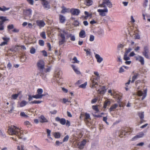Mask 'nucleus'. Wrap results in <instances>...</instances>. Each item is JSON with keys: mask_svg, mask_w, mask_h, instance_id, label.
<instances>
[{"mask_svg": "<svg viewBox=\"0 0 150 150\" xmlns=\"http://www.w3.org/2000/svg\"><path fill=\"white\" fill-rule=\"evenodd\" d=\"M32 11L30 9H28L24 10L23 13L26 16H28L30 17L32 15Z\"/></svg>", "mask_w": 150, "mask_h": 150, "instance_id": "nucleus-17", "label": "nucleus"}, {"mask_svg": "<svg viewBox=\"0 0 150 150\" xmlns=\"http://www.w3.org/2000/svg\"><path fill=\"white\" fill-rule=\"evenodd\" d=\"M140 138L139 137L138 134L132 138V141H134Z\"/></svg>", "mask_w": 150, "mask_h": 150, "instance_id": "nucleus-42", "label": "nucleus"}, {"mask_svg": "<svg viewBox=\"0 0 150 150\" xmlns=\"http://www.w3.org/2000/svg\"><path fill=\"white\" fill-rule=\"evenodd\" d=\"M97 11L99 13L100 16H104L106 15L107 13L108 12V10L107 7H105L103 9H98Z\"/></svg>", "mask_w": 150, "mask_h": 150, "instance_id": "nucleus-9", "label": "nucleus"}, {"mask_svg": "<svg viewBox=\"0 0 150 150\" xmlns=\"http://www.w3.org/2000/svg\"><path fill=\"white\" fill-rule=\"evenodd\" d=\"M130 36H132L133 38L135 39H139L140 38V36L139 34L137 33L134 32L132 35L130 34Z\"/></svg>", "mask_w": 150, "mask_h": 150, "instance_id": "nucleus-24", "label": "nucleus"}, {"mask_svg": "<svg viewBox=\"0 0 150 150\" xmlns=\"http://www.w3.org/2000/svg\"><path fill=\"white\" fill-rule=\"evenodd\" d=\"M110 102L108 100H106L104 102L103 105V108H106L107 106L110 105Z\"/></svg>", "mask_w": 150, "mask_h": 150, "instance_id": "nucleus-30", "label": "nucleus"}, {"mask_svg": "<svg viewBox=\"0 0 150 150\" xmlns=\"http://www.w3.org/2000/svg\"><path fill=\"white\" fill-rule=\"evenodd\" d=\"M10 9V8H6L5 6H3L2 8L0 7V10L3 11H5Z\"/></svg>", "mask_w": 150, "mask_h": 150, "instance_id": "nucleus-40", "label": "nucleus"}, {"mask_svg": "<svg viewBox=\"0 0 150 150\" xmlns=\"http://www.w3.org/2000/svg\"><path fill=\"white\" fill-rule=\"evenodd\" d=\"M87 84V82H85L83 84L80 85L79 87L82 88H85Z\"/></svg>", "mask_w": 150, "mask_h": 150, "instance_id": "nucleus-47", "label": "nucleus"}, {"mask_svg": "<svg viewBox=\"0 0 150 150\" xmlns=\"http://www.w3.org/2000/svg\"><path fill=\"white\" fill-rule=\"evenodd\" d=\"M87 5L90 6L92 4V1L91 0H86Z\"/></svg>", "mask_w": 150, "mask_h": 150, "instance_id": "nucleus-50", "label": "nucleus"}, {"mask_svg": "<svg viewBox=\"0 0 150 150\" xmlns=\"http://www.w3.org/2000/svg\"><path fill=\"white\" fill-rule=\"evenodd\" d=\"M106 6L109 8H111L112 7V3L109 0H103L102 3L99 4V6L100 7H107Z\"/></svg>", "mask_w": 150, "mask_h": 150, "instance_id": "nucleus-5", "label": "nucleus"}, {"mask_svg": "<svg viewBox=\"0 0 150 150\" xmlns=\"http://www.w3.org/2000/svg\"><path fill=\"white\" fill-rule=\"evenodd\" d=\"M5 18L3 16L0 17V23L1 22H4L5 21Z\"/></svg>", "mask_w": 150, "mask_h": 150, "instance_id": "nucleus-59", "label": "nucleus"}, {"mask_svg": "<svg viewBox=\"0 0 150 150\" xmlns=\"http://www.w3.org/2000/svg\"><path fill=\"white\" fill-rule=\"evenodd\" d=\"M71 67L73 69L74 71L77 74L80 75L81 74V72L79 70V69L77 67L75 66L74 65H71Z\"/></svg>", "mask_w": 150, "mask_h": 150, "instance_id": "nucleus-19", "label": "nucleus"}, {"mask_svg": "<svg viewBox=\"0 0 150 150\" xmlns=\"http://www.w3.org/2000/svg\"><path fill=\"white\" fill-rule=\"evenodd\" d=\"M149 52L148 47L147 46L145 47L144 48V51L143 52V55L147 59H149Z\"/></svg>", "mask_w": 150, "mask_h": 150, "instance_id": "nucleus-16", "label": "nucleus"}, {"mask_svg": "<svg viewBox=\"0 0 150 150\" xmlns=\"http://www.w3.org/2000/svg\"><path fill=\"white\" fill-rule=\"evenodd\" d=\"M108 93L110 94L111 96H113L114 98H118L119 99H120V97H119V95L117 93L114 91H112L111 89L109 90L108 91Z\"/></svg>", "mask_w": 150, "mask_h": 150, "instance_id": "nucleus-13", "label": "nucleus"}, {"mask_svg": "<svg viewBox=\"0 0 150 150\" xmlns=\"http://www.w3.org/2000/svg\"><path fill=\"white\" fill-rule=\"evenodd\" d=\"M42 4L44 8L47 10L49 9L50 8L49 2L46 1L42 2Z\"/></svg>", "mask_w": 150, "mask_h": 150, "instance_id": "nucleus-21", "label": "nucleus"}, {"mask_svg": "<svg viewBox=\"0 0 150 150\" xmlns=\"http://www.w3.org/2000/svg\"><path fill=\"white\" fill-rule=\"evenodd\" d=\"M99 88L98 89L97 88L96 89V90L98 91V93L103 94H104L106 92L105 87L104 86H100Z\"/></svg>", "mask_w": 150, "mask_h": 150, "instance_id": "nucleus-12", "label": "nucleus"}, {"mask_svg": "<svg viewBox=\"0 0 150 150\" xmlns=\"http://www.w3.org/2000/svg\"><path fill=\"white\" fill-rule=\"evenodd\" d=\"M139 75V74L138 73H135L134 74L132 78V80L131 81L132 83H133L134 82L135 79L137 78Z\"/></svg>", "mask_w": 150, "mask_h": 150, "instance_id": "nucleus-31", "label": "nucleus"}, {"mask_svg": "<svg viewBox=\"0 0 150 150\" xmlns=\"http://www.w3.org/2000/svg\"><path fill=\"white\" fill-rule=\"evenodd\" d=\"M19 95V93L13 94L11 96V98L12 99L16 100L17 99Z\"/></svg>", "mask_w": 150, "mask_h": 150, "instance_id": "nucleus-33", "label": "nucleus"}, {"mask_svg": "<svg viewBox=\"0 0 150 150\" xmlns=\"http://www.w3.org/2000/svg\"><path fill=\"white\" fill-rule=\"evenodd\" d=\"M94 36L92 35H90L89 37V40L90 41H93L94 40Z\"/></svg>", "mask_w": 150, "mask_h": 150, "instance_id": "nucleus-53", "label": "nucleus"}, {"mask_svg": "<svg viewBox=\"0 0 150 150\" xmlns=\"http://www.w3.org/2000/svg\"><path fill=\"white\" fill-rule=\"evenodd\" d=\"M55 28L58 30L59 44L60 45H62L66 41L65 35H66L67 33L64 29H60L59 28L56 27Z\"/></svg>", "mask_w": 150, "mask_h": 150, "instance_id": "nucleus-2", "label": "nucleus"}, {"mask_svg": "<svg viewBox=\"0 0 150 150\" xmlns=\"http://www.w3.org/2000/svg\"><path fill=\"white\" fill-rule=\"evenodd\" d=\"M67 38H70V39L72 41H74L76 40L75 36L72 34H69L68 35Z\"/></svg>", "mask_w": 150, "mask_h": 150, "instance_id": "nucleus-28", "label": "nucleus"}, {"mask_svg": "<svg viewBox=\"0 0 150 150\" xmlns=\"http://www.w3.org/2000/svg\"><path fill=\"white\" fill-rule=\"evenodd\" d=\"M38 43L41 46H43L44 45V42L43 40H39Z\"/></svg>", "mask_w": 150, "mask_h": 150, "instance_id": "nucleus-46", "label": "nucleus"}, {"mask_svg": "<svg viewBox=\"0 0 150 150\" xmlns=\"http://www.w3.org/2000/svg\"><path fill=\"white\" fill-rule=\"evenodd\" d=\"M42 102L41 101H37V100H35L33 101H32L30 102L31 103H35V104H39L41 103Z\"/></svg>", "mask_w": 150, "mask_h": 150, "instance_id": "nucleus-57", "label": "nucleus"}, {"mask_svg": "<svg viewBox=\"0 0 150 150\" xmlns=\"http://www.w3.org/2000/svg\"><path fill=\"white\" fill-rule=\"evenodd\" d=\"M37 93L38 94L35 95H34L33 96V98L35 99H40L42 98L43 96L45 95L44 94H42L43 93V90L41 88H39L37 90Z\"/></svg>", "mask_w": 150, "mask_h": 150, "instance_id": "nucleus-7", "label": "nucleus"}, {"mask_svg": "<svg viewBox=\"0 0 150 150\" xmlns=\"http://www.w3.org/2000/svg\"><path fill=\"white\" fill-rule=\"evenodd\" d=\"M60 123L62 125H64L66 122V120L64 118H62L61 120Z\"/></svg>", "mask_w": 150, "mask_h": 150, "instance_id": "nucleus-44", "label": "nucleus"}, {"mask_svg": "<svg viewBox=\"0 0 150 150\" xmlns=\"http://www.w3.org/2000/svg\"><path fill=\"white\" fill-rule=\"evenodd\" d=\"M140 47L139 46L136 47L134 49L135 51L137 52H139V50Z\"/></svg>", "mask_w": 150, "mask_h": 150, "instance_id": "nucleus-63", "label": "nucleus"}, {"mask_svg": "<svg viewBox=\"0 0 150 150\" xmlns=\"http://www.w3.org/2000/svg\"><path fill=\"white\" fill-rule=\"evenodd\" d=\"M40 36L43 39H46V33L45 32L43 31L41 32L40 34Z\"/></svg>", "mask_w": 150, "mask_h": 150, "instance_id": "nucleus-37", "label": "nucleus"}, {"mask_svg": "<svg viewBox=\"0 0 150 150\" xmlns=\"http://www.w3.org/2000/svg\"><path fill=\"white\" fill-rule=\"evenodd\" d=\"M139 137L140 138L143 137L144 135V133L142 132H141L138 134Z\"/></svg>", "mask_w": 150, "mask_h": 150, "instance_id": "nucleus-58", "label": "nucleus"}, {"mask_svg": "<svg viewBox=\"0 0 150 150\" xmlns=\"http://www.w3.org/2000/svg\"><path fill=\"white\" fill-rule=\"evenodd\" d=\"M39 120L41 122H47L48 120L43 115H41L39 117Z\"/></svg>", "mask_w": 150, "mask_h": 150, "instance_id": "nucleus-25", "label": "nucleus"}, {"mask_svg": "<svg viewBox=\"0 0 150 150\" xmlns=\"http://www.w3.org/2000/svg\"><path fill=\"white\" fill-rule=\"evenodd\" d=\"M86 36L85 32L84 30H81L79 33V36L80 37L83 38Z\"/></svg>", "mask_w": 150, "mask_h": 150, "instance_id": "nucleus-27", "label": "nucleus"}, {"mask_svg": "<svg viewBox=\"0 0 150 150\" xmlns=\"http://www.w3.org/2000/svg\"><path fill=\"white\" fill-rule=\"evenodd\" d=\"M54 136L56 138H59L60 137V134L59 132H55L54 133Z\"/></svg>", "mask_w": 150, "mask_h": 150, "instance_id": "nucleus-41", "label": "nucleus"}, {"mask_svg": "<svg viewBox=\"0 0 150 150\" xmlns=\"http://www.w3.org/2000/svg\"><path fill=\"white\" fill-rule=\"evenodd\" d=\"M8 132L10 135H15L20 139L22 138L23 131L21 129L13 125L8 129Z\"/></svg>", "mask_w": 150, "mask_h": 150, "instance_id": "nucleus-1", "label": "nucleus"}, {"mask_svg": "<svg viewBox=\"0 0 150 150\" xmlns=\"http://www.w3.org/2000/svg\"><path fill=\"white\" fill-rule=\"evenodd\" d=\"M28 103V102L25 100H23L21 102H18L17 107L19 108L23 107L25 106Z\"/></svg>", "mask_w": 150, "mask_h": 150, "instance_id": "nucleus-18", "label": "nucleus"}, {"mask_svg": "<svg viewBox=\"0 0 150 150\" xmlns=\"http://www.w3.org/2000/svg\"><path fill=\"white\" fill-rule=\"evenodd\" d=\"M12 32L13 33H18L19 32V30L17 28H14L12 30Z\"/></svg>", "mask_w": 150, "mask_h": 150, "instance_id": "nucleus-64", "label": "nucleus"}, {"mask_svg": "<svg viewBox=\"0 0 150 150\" xmlns=\"http://www.w3.org/2000/svg\"><path fill=\"white\" fill-rule=\"evenodd\" d=\"M93 109L96 112L99 111V110L98 108V106L96 105H93L92 106Z\"/></svg>", "mask_w": 150, "mask_h": 150, "instance_id": "nucleus-49", "label": "nucleus"}, {"mask_svg": "<svg viewBox=\"0 0 150 150\" xmlns=\"http://www.w3.org/2000/svg\"><path fill=\"white\" fill-rule=\"evenodd\" d=\"M86 144V141L85 140H83L81 143H76L75 144L80 149H82Z\"/></svg>", "mask_w": 150, "mask_h": 150, "instance_id": "nucleus-10", "label": "nucleus"}, {"mask_svg": "<svg viewBox=\"0 0 150 150\" xmlns=\"http://www.w3.org/2000/svg\"><path fill=\"white\" fill-rule=\"evenodd\" d=\"M20 115L21 116L23 117H27L28 116L25 114L24 112H21L20 113Z\"/></svg>", "mask_w": 150, "mask_h": 150, "instance_id": "nucleus-61", "label": "nucleus"}, {"mask_svg": "<svg viewBox=\"0 0 150 150\" xmlns=\"http://www.w3.org/2000/svg\"><path fill=\"white\" fill-rule=\"evenodd\" d=\"M47 137L49 139L52 140V138L51 137L50 133L51 132V131L49 129H47Z\"/></svg>", "mask_w": 150, "mask_h": 150, "instance_id": "nucleus-32", "label": "nucleus"}, {"mask_svg": "<svg viewBox=\"0 0 150 150\" xmlns=\"http://www.w3.org/2000/svg\"><path fill=\"white\" fill-rule=\"evenodd\" d=\"M19 47H21V49H23V50H25L26 49V47H25V46H23V45H21L20 46H16L14 48V50H18V49L19 48Z\"/></svg>", "mask_w": 150, "mask_h": 150, "instance_id": "nucleus-38", "label": "nucleus"}, {"mask_svg": "<svg viewBox=\"0 0 150 150\" xmlns=\"http://www.w3.org/2000/svg\"><path fill=\"white\" fill-rule=\"evenodd\" d=\"M118 104H115L112 105L109 109L110 112L114 111L118 107Z\"/></svg>", "mask_w": 150, "mask_h": 150, "instance_id": "nucleus-26", "label": "nucleus"}, {"mask_svg": "<svg viewBox=\"0 0 150 150\" xmlns=\"http://www.w3.org/2000/svg\"><path fill=\"white\" fill-rule=\"evenodd\" d=\"M2 39L3 40H4V41H6L7 42H8L9 40H10V38L8 37H7L5 36L4 37H2Z\"/></svg>", "mask_w": 150, "mask_h": 150, "instance_id": "nucleus-48", "label": "nucleus"}, {"mask_svg": "<svg viewBox=\"0 0 150 150\" xmlns=\"http://www.w3.org/2000/svg\"><path fill=\"white\" fill-rule=\"evenodd\" d=\"M123 59L125 61L128 60L130 59V58L129 56H128V54L125 53L123 57Z\"/></svg>", "mask_w": 150, "mask_h": 150, "instance_id": "nucleus-36", "label": "nucleus"}, {"mask_svg": "<svg viewBox=\"0 0 150 150\" xmlns=\"http://www.w3.org/2000/svg\"><path fill=\"white\" fill-rule=\"evenodd\" d=\"M95 57L97 62L98 63H100L103 60V58L98 54H96Z\"/></svg>", "mask_w": 150, "mask_h": 150, "instance_id": "nucleus-23", "label": "nucleus"}, {"mask_svg": "<svg viewBox=\"0 0 150 150\" xmlns=\"http://www.w3.org/2000/svg\"><path fill=\"white\" fill-rule=\"evenodd\" d=\"M132 50V48H129L127 49H126L125 52V54H128V53L130 52Z\"/></svg>", "mask_w": 150, "mask_h": 150, "instance_id": "nucleus-55", "label": "nucleus"}, {"mask_svg": "<svg viewBox=\"0 0 150 150\" xmlns=\"http://www.w3.org/2000/svg\"><path fill=\"white\" fill-rule=\"evenodd\" d=\"M133 131V129L131 127L125 128L124 130L120 131L119 136L121 138L130 134L132 133Z\"/></svg>", "mask_w": 150, "mask_h": 150, "instance_id": "nucleus-4", "label": "nucleus"}, {"mask_svg": "<svg viewBox=\"0 0 150 150\" xmlns=\"http://www.w3.org/2000/svg\"><path fill=\"white\" fill-rule=\"evenodd\" d=\"M36 23L40 28L44 27L46 25V24L43 20H38L36 21Z\"/></svg>", "mask_w": 150, "mask_h": 150, "instance_id": "nucleus-14", "label": "nucleus"}, {"mask_svg": "<svg viewBox=\"0 0 150 150\" xmlns=\"http://www.w3.org/2000/svg\"><path fill=\"white\" fill-rule=\"evenodd\" d=\"M35 51L36 50L33 47H32V48H31L30 50V53L32 54H34L35 53Z\"/></svg>", "mask_w": 150, "mask_h": 150, "instance_id": "nucleus-52", "label": "nucleus"}, {"mask_svg": "<svg viewBox=\"0 0 150 150\" xmlns=\"http://www.w3.org/2000/svg\"><path fill=\"white\" fill-rule=\"evenodd\" d=\"M59 19L60 22L62 23H64L66 20L65 17L61 15H59Z\"/></svg>", "mask_w": 150, "mask_h": 150, "instance_id": "nucleus-29", "label": "nucleus"}, {"mask_svg": "<svg viewBox=\"0 0 150 150\" xmlns=\"http://www.w3.org/2000/svg\"><path fill=\"white\" fill-rule=\"evenodd\" d=\"M84 50L86 52L87 56H90L91 55V52L90 49H84Z\"/></svg>", "mask_w": 150, "mask_h": 150, "instance_id": "nucleus-35", "label": "nucleus"}, {"mask_svg": "<svg viewBox=\"0 0 150 150\" xmlns=\"http://www.w3.org/2000/svg\"><path fill=\"white\" fill-rule=\"evenodd\" d=\"M71 11L73 15L76 16L78 15L80 12V10L77 9H72Z\"/></svg>", "mask_w": 150, "mask_h": 150, "instance_id": "nucleus-22", "label": "nucleus"}, {"mask_svg": "<svg viewBox=\"0 0 150 150\" xmlns=\"http://www.w3.org/2000/svg\"><path fill=\"white\" fill-rule=\"evenodd\" d=\"M139 116L141 119L143 118L144 117V114L143 112H139L138 114Z\"/></svg>", "mask_w": 150, "mask_h": 150, "instance_id": "nucleus-54", "label": "nucleus"}, {"mask_svg": "<svg viewBox=\"0 0 150 150\" xmlns=\"http://www.w3.org/2000/svg\"><path fill=\"white\" fill-rule=\"evenodd\" d=\"M14 27V25L13 24L8 25L7 26L8 30V31H9L11 29H13Z\"/></svg>", "mask_w": 150, "mask_h": 150, "instance_id": "nucleus-45", "label": "nucleus"}, {"mask_svg": "<svg viewBox=\"0 0 150 150\" xmlns=\"http://www.w3.org/2000/svg\"><path fill=\"white\" fill-rule=\"evenodd\" d=\"M3 24L4 23L3 22H1L0 23V30H3L4 29Z\"/></svg>", "mask_w": 150, "mask_h": 150, "instance_id": "nucleus-51", "label": "nucleus"}, {"mask_svg": "<svg viewBox=\"0 0 150 150\" xmlns=\"http://www.w3.org/2000/svg\"><path fill=\"white\" fill-rule=\"evenodd\" d=\"M73 61L72 62L73 63H79V61L78 60L77 57H74L72 59Z\"/></svg>", "mask_w": 150, "mask_h": 150, "instance_id": "nucleus-39", "label": "nucleus"}, {"mask_svg": "<svg viewBox=\"0 0 150 150\" xmlns=\"http://www.w3.org/2000/svg\"><path fill=\"white\" fill-rule=\"evenodd\" d=\"M95 76H93V78L91 79L92 85V88H96V85H98V81L100 79V76L98 72L97 71H94L93 72Z\"/></svg>", "mask_w": 150, "mask_h": 150, "instance_id": "nucleus-3", "label": "nucleus"}, {"mask_svg": "<svg viewBox=\"0 0 150 150\" xmlns=\"http://www.w3.org/2000/svg\"><path fill=\"white\" fill-rule=\"evenodd\" d=\"M147 93V89H145L143 93L141 90H138L137 92V95L139 96H142V100H143L146 96Z\"/></svg>", "mask_w": 150, "mask_h": 150, "instance_id": "nucleus-8", "label": "nucleus"}, {"mask_svg": "<svg viewBox=\"0 0 150 150\" xmlns=\"http://www.w3.org/2000/svg\"><path fill=\"white\" fill-rule=\"evenodd\" d=\"M129 68L127 66H123L119 68V73H122L123 72H124L126 70L128 69Z\"/></svg>", "mask_w": 150, "mask_h": 150, "instance_id": "nucleus-20", "label": "nucleus"}, {"mask_svg": "<svg viewBox=\"0 0 150 150\" xmlns=\"http://www.w3.org/2000/svg\"><path fill=\"white\" fill-rule=\"evenodd\" d=\"M61 72L56 71L55 73L53 79L56 82L60 83L61 82Z\"/></svg>", "mask_w": 150, "mask_h": 150, "instance_id": "nucleus-6", "label": "nucleus"}, {"mask_svg": "<svg viewBox=\"0 0 150 150\" xmlns=\"http://www.w3.org/2000/svg\"><path fill=\"white\" fill-rule=\"evenodd\" d=\"M135 58L136 60L140 62L143 65L144 64V59L142 57L138 55L135 56Z\"/></svg>", "mask_w": 150, "mask_h": 150, "instance_id": "nucleus-15", "label": "nucleus"}, {"mask_svg": "<svg viewBox=\"0 0 150 150\" xmlns=\"http://www.w3.org/2000/svg\"><path fill=\"white\" fill-rule=\"evenodd\" d=\"M69 138V137L68 135H66L63 139V142H65L67 141Z\"/></svg>", "mask_w": 150, "mask_h": 150, "instance_id": "nucleus-60", "label": "nucleus"}, {"mask_svg": "<svg viewBox=\"0 0 150 150\" xmlns=\"http://www.w3.org/2000/svg\"><path fill=\"white\" fill-rule=\"evenodd\" d=\"M124 45L122 44H120L118 45L117 47V50H121L122 49Z\"/></svg>", "mask_w": 150, "mask_h": 150, "instance_id": "nucleus-43", "label": "nucleus"}, {"mask_svg": "<svg viewBox=\"0 0 150 150\" xmlns=\"http://www.w3.org/2000/svg\"><path fill=\"white\" fill-rule=\"evenodd\" d=\"M37 67L40 69H42L44 68L45 62L42 60H40L38 61L37 64Z\"/></svg>", "mask_w": 150, "mask_h": 150, "instance_id": "nucleus-11", "label": "nucleus"}, {"mask_svg": "<svg viewBox=\"0 0 150 150\" xmlns=\"http://www.w3.org/2000/svg\"><path fill=\"white\" fill-rule=\"evenodd\" d=\"M62 8L61 11V13H65L68 12L69 11L68 9L66 8L64 6L62 7Z\"/></svg>", "mask_w": 150, "mask_h": 150, "instance_id": "nucleus-34", "label": "nucleus"}, {"mask_svg": "<svg viewBox=\"0 0 150 150\" xmlns=\"http://www.w3.org/2000/svg\"><path fill=\"white\" fill-rule=\"evenodd\" d=\"M34 24V23H33V24H32L31 23H29L28 24L27 28L30 29H32L33 28V26Z\"/></svg>", "mask_w": 150, "mask_h": 150, "instance_id": "nucleus-56", "label": "nucleus"}, {"mask_svg": "<svg viewBox=\"0 0 150 150\" xmlns=\"http://www.w3.org/2000/svg\"><path fill=\"white\" fill-rule=\"evenodd\" d=\"M28 2L31 5H33L34 4L33 0H27Z\"/></svg>", "mask_w": 150, "mask_h": 150, "instance_id": "nucleus-62", "label": "nucleus"}]
</instances>
